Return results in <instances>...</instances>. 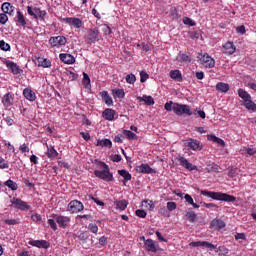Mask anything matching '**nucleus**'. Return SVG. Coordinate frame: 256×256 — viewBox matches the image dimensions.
<instances>
[{"instance_id":"obj_20","label":"nucleus","mask_w":256,"mask_h":256,"mask_svg":"<svg viewBox=\"0 0 256 256\" xmlns=\"http://www.w3.org/2000/svg\"><path fill=\"white\" fill-rule=\"evenodd\" d=\"M60 61L66 63V65H73L75 63V57L71 54L62 53L59 55Z\"/></svg>"},{"instance_id":"obj_62","label":"nucleus","mask_w":256,"mask_h":256,"mask_svg":"<svg viewBox=\"0 0 256 256\" xmlns=\"http://www.w3.org/2000/svg\"><path fill=\"white\" fill-rule=\"evenodd\" d=\"M4 121L7 123V125H8L9 127H11V125H13V123H14L13 119H12L11 117H9V116H6V117L4 118Z\"/></svg>"},{"instance_id":"obj_16","label":"nucleus","mask_w":256,"mask_h":256,"mask_svg":"<svg viewBox=\"0 0 256 256\" xmlns=\"http://www.w3.org/2000/svg\"><path fill=\"white\" fill-rule=\"evenodd\" d=\"M55 221L58 223L59 227L62 229H67L69 227V223H71V218L68 216H55Z\"/></svg>"},{"instance_id":"obj_4","label":"nucleus","mask_w":256,"mask_h":256,"mask_svg":"<svg viewBox=\"0 0 256 256\" xmlns=\"http://www.w3.org/2000/svg\"><path fill=\"white\" fill-rule=\"evenodd\" d=\"M238 96L242 99V105L248 109V111H255L256 104L251 101V94H248L244 89H238Z\"/></svg>"},{"instance_id":"obj_30","label":"nucleus","mask_w":256,"mask_h":256,"mask_svg":"<svg viewBox=\"0 0 256 256\" xmlns=\"http://www.w3.org/2000/svg\"><path fill=\"white\" fill-rule=\"evenodd\" d=\"M6 67H9L14 75H19L21 73V69H19V66H17L15 62L7 61Z\"/></svg>"},{"instance_id":"obj_51","label":"nucleus","mask_w":256,"mask_h":256,"mask_svg":"<svg viewBox=\"0 0 256 256\" xmlns=\"http://www.w3.org/2000/svg\"><path fill=\"white\" fill-rule=\"evenodd\" d=\"M31 219L32 221H34V223H38V225H41L42 218L39 214H32Z\"/></svg>"},{"instance_id":"obj_33","label":"nucleus","mask_w":256,"mask_h":256,"mask_svg":"<svg viewBox=\"0 0 256 256\" xmlns=\"http://www.w3.org/2000/svg\"><path fill=\"white\" fill-rule=\"evenodd\" d=\"M208 141L217 143L218 145H220V147H225V141L215 135H208Z\"/></svg>"},{"instance_id":"obj_53","label":"nucleus","mask_w":256,"mask_h":256,"mask_svg":"<svg viewBox=\"0 0 256 256\" xmlns=\"http://www.w3.org/2000/svg\"><path fill=\"white\" fill-rule=\"evenodd\" d=\"M183 23H184V25H190V27H195L194 21L189 17H184Z\"/></svg>"},{"instance_id":"obj_38","label":"nucleus","mask_w":256,"mask_h":256,"mask_svg":"<svg viewBox=\"0 0 256 256\" xmlns=\"http://www.w3.org/2000/svg\"><path fill=\"white\" fill-rule=\"evenodd\" d=\"M113 97L115 99H123L125 97V91L123 89L112 90Z\"/></svg>"},{"instance_id":"obj_31","label":"nucleus","mask_w":256,"mask_h":256,"mask_svg":"<svg viewBox=\"0 0 256 256\" xmlns=\"http://www.w3.org/2000/svg\"><path fill=\"white\" fill-rule=\"evenodd\" d=\"M103 101L108 105V107H111V105H113V98H111V96H109V92L107 91H102L100 93Z\"/></svg>"},{"instance_id":"obj_46","label":"nucleus","mask_w":256,"mask_h":256,"mask_svg":"<svg viewBox=\"0 0 256 256\" xmlns=\"http://www.w3.org/2000/svg\"><path fill=\"white\" fill-rule=\"evenodd\" d=\"M216 253H218L219 256H227L229 254V249L225 246H220L216 249Z\"/></svg>"},{"instance_id":"obj_48","label":"nucleus","mask_w":256,"mask_h":256,"mask_svg":"<svg viewBox=\"0 0 256 256\" xmlns=\"http://www.w3.org/2000/svg\"><path fill=\"white\" fill-rule=\"evenodd\" d=\"M137 81V78L135 77V74H128L126 76V82L129 83L130 85H133Z\"/></svg>"},{"instance_id":"obj_21","label":"nucleus","mask_w":256,"mask_h":256,"mask_svg":"<svg viewBox=\"0 0 256 256\" xmlns=\"http://www.w3.org/2000/svg\"><path fill=\"white\" fill-rule=\"evenodd\" d=\"M225 226H226L225 222L219 218L213 219L210 223L211 229L221 230V229H225Z\"/></svg>"},{"instance_id":"obj_11","label":"nucleus","mask_w":256,"mask_h":256,"mask_svg":"<svg viewBox=\"0 0 256 256\" xmlns=\"http://www.w3.org/2000/svg\"><path fill=\"white\" fill-rule=\"evenodd\" d=\"M200 63L207 69H213V67H215V59H213L209 54H204L200 58Z\"/></svg>"},{"instance_id":"obj_5","label":"nucleus","mask_w":256,"mask_h":256,"mask_svg":"<svg viewBox=\"0 0 256 256\" xmlns=\"http://www.w3.org/2000/svg\"><path fill=\"white\" fill-rule=\"evenodd\" d=\"M27 13L30 15V17L40 19V21H45V17H47V11L42 10L39 7L27 6Z\"/></svg>"},{"instance_id":"obj_63","label":"nucleus","mask_w":256,"mask_h":256,"mask_svg":"<svg viewBox=\"0 0 256 256\" xmlns=\"http://www.w3.org/2000/svg\"><path fill=\"white\" fill-rule=\"evenodd\" d=\"M236 31L237 33H241V35H245V27L242 25V26H238L236 28Z\"/></svg>"},{"instance_id":"obj_37","label":"nucleus","mask_w":256,"mask_h":256,"mask_svg":"<svg viewBox=\"0 0 256 256\" xmlns=\"http://www.w3.org/2000/svg\"><path fill=\"white\" fill-rule=\"evenodd\" d=\"M118 174L120 177H123L124 179V185L127 183V181H131V174L127 170H119Z\"/></svg>"},{"instance_id":"obj_44","label":"nucleus","mask_w":256,"mask_h":256,"mask_svg":"<svg viewBox=\"0 0 256 256\" xmlns=\"http://www.w3.org/2000/svg\"><path fill=\"white\" fill-rule=\"evenodd\" d=\"M4 185L6 187H8L9 189H11L12 191H17V189L19 188L17 186V183H15L13 180H7Z\"/></svg>"},{"instance_id":"obj_12","label":"nucleus","mask_w":256,"mask_h":256,"mask_svg":"<svg viewBox=\"0 0 256 256\" xmlns=\"http://www.w3.org/2000/svg\"><path fill=\"white\" fill-rule=\"evenodd\" d=\"M15 101V94L8 92L2 97V104L5 109H9Z\"/></svg>"},{"instance_id":"obj_23","label":"nucleus","mask_w":256,"mask_h":256,"mask_svg":"<svg viewBox=\"0 0 256 256\" xmlns=\"http://www.w3.org/2000/svg\"><path fill=\"white\" fill-rule=\"evenodd\" d=\"M114 205L118 211H125L129 202L125 199L114 201Z\"/></svg>"},{"instance_id":"obj_29","label":"nucleus","mask_w":256,"mask_h":256,"mask_svg":"<svg viewBox=\"0 0 256 256\" xmlns=\"http://www.w3.org/2000/svg\"><path fill=\"white\" fill-rule=\"evenodd\" d=\"M170 77H171V79H173L174 81H178L179 83H181V81H183V75L181 74L180 70L170 71Z\"/></svg>"},{"instance_id":"obj_18","label":"nucleus","mask_w":256,"mask_h":256,"mask_svg":"<svg viewBox=\"0 0 256 256\" xmlns=\"http://www.w3.org/2000/svg\"><path fill=\"white\" fill-rule=\"evenodd\" d=\"M178 161L180 165L188 171H197V166L190 163L189 160H187L185 157H180Z\"/></svg>"},{"instance_id":"obj_19","label":"nucleus","mask_w":256,"mask_h":256,"mask_svg":"<svg viewBox=\"0 0 256 256\" xmlns=\"http://www.w3.org/2000/svg\"><path fill=\"white\" fill-rule=\"evenodd\" d=\"M235 51H237V48L235 47V44H233V42H226L223 45L222 53H224L225 55H233Z\"/></svg>"},{"instance_id":"obj_3","label":"nucleus","mask_w":256,"mask_h":256,"mask_svg":"<svg viewBox=\"0 0 256 256\" xmlns=\"http://www.w3.org/2000/svg\"><path fill=\"white\" fill-rule=\"evenodd\" d=\"M98 165L100 169L104 170H95V177H98V179H102L103 181H113V174L109 170V165L105 164V162H98Z\"/></svg>"},{"instance_id":"obj_42","label":"nucleus","mask_w":256,"mask_h":256,"mask_svg":"<svg viewBox=\"0 0 256 256\" xmlns=\"http://www.w3.org/2000/svg\"><path fill=\"white\" fill-rule=\"evenodd\" d=\"M82 85H84L86 89H89V87H91V79L89 78V75L85 72L83 73Z\"/></svg>"},{"instance_id":"obj_13","label":"nucleus","mask_w":256,"mask_h":256,"mask_svg":"<svg viewBox=\"0 0 256 256\" xmlns=\"http://www.w3.org/2000/svg\"><path fill=\"white\" fill-rule=\"evenodd\" d=\"M146 251L150 253H157L159 251V244H157L153 239H147L144 243Z\"/></svg>"},{"instance_id":"obj_22","label":"nucleus","mask_w":256,"mask_h":256,"mask_svg":"<svg viewBox=\"0 0 256 256\" xmlns=\"http://www.w3.org/2000/svg\"><path fill=\"white\" fill-rule=\"evenodd\" d=\"M136 171L144 174L155 173V170H153L149 164H141L140 166H137Z\"/></svg>"},{"instance_id":"obj_47","label":"nucleus","mask_w":256,"mask_h":256,"mask_svg":"<svg viewBox=\"0 0 256 256\" xmlns=\"http://www.w3.org/2000/svg\"><path fill=\"white\" fill-rule=\"evenodd\" d=\"M124 135L127 137V139H137V135L133 133L131 130H124Z\"/></svg>"},{"instance_id":"obj_14","label":"nucleus","mask_w":256,"mask_h":256,"mask_svg":"<svg viewBox=\"0 0 256 256\" xmlns=\"http://www.w3.org/2000/svg\"><path fill=\"white\" fill-rule=\"evenodd\" d=\"M28 245L38 247V249H49L51 247V244L47 240H30Z\"/></svg>"},{"instance_id":"obj_35","label":"nucleus","mask_w":256,"mask_h":256,"mask_svg":"<svg viewBox=\"0 0 256 256\" xmlns=\"http://www.w3.org/2000/svg\"><path fill=\"white\" fill-rule=\"evenodd\" d=\"M1 9L4 14L11 15L13 13V6L9 2L3 3Z\"/></svg>"},{"instance_id":"obj_41","label":"nucleus","mask_w":256,"mask_h":256,"mask_svg":"<svg viewBox=\"0 0 256 256\" xmlns=\"http://www.w3.org/2000/svg\"><path fill=\"white\" fill-rule=\"evenodd\" d=\"M208 173H219V170L221 169L219 165L212 163L207 166Z\"/></svg>"},{"instance_id":"obj_61","label":"nucleus","mask_w":256,"mask_h":256,"mask_svg":"<svg viewBox=\"0 0 256 256\" xmlns=\"http://www.w3.org/2000/svg\"><path fill=\"white\" fill-rule=\"evenodd\" d=\"M30 161H31V163H34V165L39 164V158L36 155L30 156Z\"/></svg>"},{"instance_id":"obj_24","label":"nucleus","mask_w":256,"mask_h":256,"mask_svg":"<svg viewBox=\"0 0 256 256\" xmlns=\"http://www.w3.org/2000/svg\"><path fill=\"white\" fill-rule=\"evenodd\" d=\"M137 101H139L140 103H145V105H155V100L153 99V97L147 95L138 96Z\"/></svg>"},{"instance_id":"obj_43","label":"nucleus","mask_w":256,"mask_h":256,"mask_svg":"<svg viewBox=\"0 0 256 256\" xmlns=\"http://www.w3.org/2000/svg\"><path fill=\"white\" fill-rule=\"evenodd\" d=\"M142 205L146 209H149V211H153V209H155V204L153 203V200H144L142 201Z\"/></svg>"},{"instance_id":"obj_40","label":"nucleus","mask_w":256,"mask_h":256,"mask_svg":"<svg viewBox=\"0 0 256 256\" xmlns=\"http://www.w3.org/2000/svg\"><path fill=\"white\" fill-rule=\"evenodd\" d=\"M184 199L188 205H192L194 209H199V205L193 201V197H191V195L185 194Z\"/></svg>"},{"instance_id":"obj_60","label":"nucleus","mask_w":256,"mask_h":256,"mask_svg":"<svg viewBox=\"0 0 256 256\" xmlns=\"http://www.w3.org/2000/svg\"><path fill=\"white\" fill-rule=\"evenodd\" d=\"M89 229L92 233H97L99 231V227L96 224H89Z\"/></svg>"},{"instance_id":"obj_58","label":"nucleus","mask_w":256,"mask_h":256,"mask_svg":"<svg viewBox=\"0 0 256 256\" xmlns=\"http://www.w3.org/2000/svg\"><path fill=\"white\" fill-rule=\"evenodd\" d=\"M19 151L22 153H29V146L27 144H23L19 147Z\"/></svg>"},{"instance_id":"obj_25","label":"nucleus","mask_w":256,"mask_h":256,"mask_svg":"<svg viewBox=\"0 0 256 256\" xmlns=\"http://www.w3.org/2000/svg\"><path fill=\"white\" fill-rule=\"evenodd\" d=\"M102 117H104L106 121H113V119H115V110L111 108L105 109L102 113Z\"/></svg>"},{"instance_id":"obj_49","label":"nucleus","mask_w":256,"mask_h":256,"mask_svg":"<svg viewBox=\"0 0 256 256\" xmlns=\"http://www.w3.org/2000/svg\"><path fill=\"white\" fill-rule=\"evenodd\" d=\"M0 49L2 51H10L11 46L8 43H6L4 40H0Z\"/></svg>"},{"instance_id":"obj_15","label":"nucleus","mask_w":256,"mask_h":256,"mask_svg":"<svg viewBox=\"0 0 256 256\" xmlns=\"http://www.w3.org/2000/svg\"><path fill=\"white\" fill-rule=\"evenodd\" d=\"M64 23H67L68 25H72L76 29H81L83 27V21L79 18L70 17V18H63Z\"/></svg>"},{"instance_id":"obj_32","label":"nucleus","mask_w":256,"mask_h":256,"mask_svg":"<svg viewBox=\"0 0 256 256\" xmlns=\"http://www.w3.org/2000/svg\"><path fill=\"white\" fill-rule=\"evenodd\" d=\"M216 91H220V93H227V91H229V84L218 82L216 84Z\"/></svg>"},{"instance_id":"obj_64","label":"nucleus","mask_w":256,"mask_h":256,"mask_svg":"<svg viewBox=\"0 0 256 256\" xmlns=\"http://www.w3.org/2000/svg\"><path fill=\"white\" fill-rule=\"evenodd\" d=\"M246 152L248 153V155H256L255 148H246Z\"/></svg>"},{"instance_id":"obj_6","label":"nucleus","mask_w":256,"mask_h":256,"mask_svg":"<svg viewBox=\"0 0 256 256\" xmlns=\"http://www.w3.org/2000/svg\"><path fill=\"white\" fill-rule=\"evenodd\" d=\"M184 146L188 149H191L192 151H201L203 150V144L201 141L193 138H189L184 141Z\"/></svg>"},{"instance_id":"obj_26","label":"nucleus","mask_w":256,"mask_h":256,"mask_svg":"<svg viewBox=\"0 0 256 256\" xmlns=\"http://www.w3.org/2000/svg\"><path fill=\"white\" fill-rule=\"evenodd\" d=\"M23 95L28 101H35L37 99V95L29 88L24 89Z\"/></svg>"},{"instance_id":"obj_1","label":"nucleus","mask_w":256,"mask_h":256,"mask_svg":"<svg viewBox=\"0 0 256 256\" xmlns=\"http://www.w3.org/2000/svg\"><path fill=\"white\" fill-rule=\"evenodd\" d=\"M164 109L166 111H173L175 115H178L179 117H181L182 115H187L188 117H191V115H195V112L191 110V106L187 104L173 103V101L167 102L164 105Z\"/></svg>"},{"instance_id":"obj_54","label":"nucleus","mask_w":256,"mask_h":256,"mask_svg":"<svg viewBox=\"0 0 256 256\" xmlns=\"http://www.w3.org/2000/svg\"><path fill=\"white\" fill-rule=\"evenodd\" d=\"M135 213L137 217H140L141 219H145L147 217V212H145V210L138 209Z\"/></svg>"},{"instance_id":"obj_56","label":"nucleus","mask_w":256,"mask_h":256,"mask_svg":"<svg viewBox=\"0 0 256 256\" xmlns=\"http://www.w3.org/2000/svg\"><path fill=\"white\" fill-rule=\"evenodd\" d=\"M167 209H168V211H175V209H177V203L168 202L167 203Z\"/></svg>"},{"instance_id":"obj_28","label":"nucleus","mask_w":256,"mask_h":256,"mask_svg":"<svg viewBox=\"0 0 256 256\" xmlns=\"http://www.w3.org/2000/svg\"><path fill=\"white\" fill-rule=\"evenodd\" d=\"M15 21H16L17 25H20L21 27H25V25H27L25 16L23 15V13L21 11H17Z\"/></svg>"},{"instance_id":"obj_52","label":"nucleus","mask_w":256,"mask_h":256,"mask_svg":"<svg viewBox=\"0 0 256 256\" xmlns=\"http://www.w3.org/2000/svg\"><path fill=\"white\" fill-rule=\"evenodd\" d=\"M147 79H149V74H147V72H145V71H141L140 72V82L145 83V81H147Z\"/></svg>"},{"instance_id":"obj_7","label":"nucleus","mask_w":256,"mask_h":256,"mask_svg":"<svg viewBox=\"0 0 256 256\" xmlns=\"http://www.w3.org/2000/svg\"><path fill=\"white\" fill-rule=\"evenodd\" d=\"M49 45L59 49V47L67 45V38L65 36H52L49 39Z\"/></svg>"},{"instance_id":"obj_45","label":"nucleus","mask_w":256,"mask_h":256,"mask_svg":"<svg viewBox=\"0 0 256 256\" xmlns=\"http://www.w3.org/2000/svg\"><path fill=\"white\" fill-rule=\"evenodd\" d=\"M185 217L188 221H190V223H195V220L197 219V214H195L193 211H188L186 212Z\"/></svg>"},{"instance_id":"obj_36","label":"nucleus","mask_w":256,"mask_h":256,"mask_svg":"<svg viewBox=\"0 0 256 256\" xmlns=\"http://www.w3.org/2000/svg\"><path fill=\"white\" fill-rule=\"evenodd\" d=\"M47 157L49 159H55V157H57V155H59V153L57 152V150H55V148L53 146H48L47 145Z\"/></svg>"},{"instance_id":"obj_8","label":"nucleus","mask_w":256,"mask_h":256,"mask_svg":"<svg viewBox=\"0 0 256 256\" xmlns=\"http://www.w3.org/2000/svg\"><path fill=\"white\" fill-rule=\"evenodd\" d=\"M86 41L89 45H93L96 41H99V29H89L87 31Z\"/></svg>"},{"instance_id":"obj_27","label":"nucleus","mask_w":256,"mask_h":256,"mask_svg":"<svg viewBox=\"0 0 256 256\" xmlns=\"http://www.w3.org/2000/svg\"><path fill=\"white\" fill-rule=\"evenodd\" d=\"M37 63H38V67H43L44 69L51 67V60L44 57H38Z\"/></svg>"},{"instance_id":"obj_39","label":"nucleus","mask_w":256,"mask_h":256,"mask_svg":"<svg viewBox=\"0 0 256 256\" xmlns=\"http://www.w3.org/2000/svg\"><path fill=\"white\" fill-rule=\"evenodd\" d=\"M176 60H178L179 63H190L191 58L187 54L179 53Z\"/></svg>"},{"instance_id":"obj_34","label":"nucleus","mask_w":256,"mask_h":256,"mask_svg":"<svg viewBox=\"0 0 256 256\" xmlns=\"http://www.w3.org/2000/svg\"><path fill=\"white\" fill-rule=\"evenodd\" d=\"M97 147H108L111 149L113 147V143L109 139H103L97 141Z\"/></svg>"},{"instance_id":"obj_50","label":"nucleus","mask_w":256,"mask_h":256,"mask_svg":"<svg viewBox=\"0 0 256 256\" xmlns=\"http://www.w3.org/2000/svg\"><path fill=\"white\" fill-rule=\"evenodd\" d=\"M0 169H9V162L0 156Z\"/></svg>"},{"instance_id":"obj_17","label":"nucleus","mask_w":256,"mask_h":256,"mask_svg":"<svg viewBox=\"0 0 256 256\" xmlns=\"http://www.w3.org/2000/svg\"><path fill=\"white\" fill-rule=\"evenodd\" d=\"M190 247H206V249H210V251L217 249V246H215L212 243H209L207 241L191 242Z\"/></svg>"},{"instance_id":"obj_55","label":"nucleus","mask_w":256,"mask_h":256,"mask_svg":"<svg viewBox=\"0 0 256 256\" xmlns=\"http://www.w3.org/2000/svg\"><path fill=\"white\" fill-rule=\"evenodd\" d=\"M7 21H9V17L7 16V14L1 13L0 14V23H1V25H5V23H7Z\"/></svg>"},{"instance_id":"obj_57","label":"nucleus","mask_w":256,"mask_h":256,"mask_svg":"<svg viewBox=\"0 0 256 256\" xmlns=\"http://www.w3.org/2000/svg\"><path fill=\"white\" fill-rule=\"evenodd\" d=\"M48 225L53 229V231H57V222L53 219H48Z\"/></svg>"},{"instance_id":"obj_10","label":"nucleus","mask_w":256,"mask_h":256,"mask_svg":"<svg viewBox=\"0 0 256 256\" xmlns=\"http://www.w3.org/2000/svg\"><path fill=\"white\" fill-rule=\"evenodd\" d=\"M12 205H14L15 209H19L20 211H29L31 209V206L27 204V202L19 199V198H13L11 200Z\"/></svg>"},{"instance_id":"obj_9","label":"nucleus","mask_w":256,"mask_h":256,"mask_svg":"<svg viewBox=\"0 0 256 256\" xmlns=\"http://www.w3.org/2000/svg\"><path fill=\"white\" fill-rule=\"evenodd\" d=\"M83 209H84L83 203H81L79 200H72L68 204L67 211H69L70 213H79L83 211Z\"/></svg>"},{"instance_id":"obj_59","label":"nucleus","mask_w":256,"mask_h":256,"mask_svg":"<svg viewBox=\"0 0 256 256\" xmlns=\"http://www.w3.org/2000/svg\"><path fill=\"white\" fill-rule=\"evenodd\" d=\"M235 239H236V241H239V239H242L243 241H245L247 239V237H245V233H237L235 235Z\"/></svg>"},{"instance_id":"obj_2","label":"nucleus","mask_w":256,"mask_h":256,"mask_svg":"<svg viewBox=\"0 0 256 256\" xmlns=\"http://www.w3.org/2000/svg\"><path fill=\"white\" fill-rule=\"evenodd\" d=\"M201 195H204V197H210V199H215L216 201H226L227 203H233L236 200L235 196L221 192L202 190Z\"/></svg>"}]
</instances>
